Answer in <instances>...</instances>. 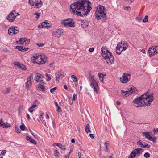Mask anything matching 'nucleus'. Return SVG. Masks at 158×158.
<instances>
[{"label": "nucleus", "mask_w": 158, "mask_h": 158, "mask_svg": "<svg viewBox=\"0 0 158 158\" xmlns=\"http://www.w3.org/2000/svg\"><path fill=\"white\" fill-rule=\"evenodd\" d=\"M91 2L89 0H77L72 4L70 7L73 14L82 17L88 14L92 8Z\"/></svg>", "instance_id": "1"}, {"label": "nucleus", "mask_w": 158, "mask_h": 158, "mask_svg": "<svg viewBox=\"0 0 158 158\" xmlns=\"http://www.w3.org/2000/svg\"><path fill=\"white\" fill-rule=\"evenodd\" d=\"M153 99L152 95L150 94L149 92H147L140 97H137L133 100V102L134 106L138 108L150 106Z\"/></svg>", "instance_id": "2"}, {"label": "nucleus", "mask_w": 158, "mask_h": 158, "mask_svg": "<svg viewBox=\"0 0 158 158\" xmlns=\"http://www.w3.org/2000/svg\"><path fill=\"white\" fill-rule=\"evenodd\" d=\"M95 16L98 20L102 18V20L105 21L106 19L105 8L102 5H99L97 7L95 12Z\"/></svg>", "instance_id": "3"}, {"label": "nucleus", "mask_w": 158, "mask_h": 158, "mask_svg": "<svg viewBox=\"0 0 158 158\" xmlns=\"http://www.w3.org/2000/svg\"><path fill=\"white\" fill-rule=\"evenodd\" d=\"M128 47V44L126 41L118 43L116 48V53L119 55L120 54L121 52L125 50Z\"/></svg>", "instance_id": "4"}, {"label": "nucleus", "mask_w": 158, "mask_h": 158, "mask_svg": "<svg viewBox=\"0 0 158 158\" xmlns=\"http://www.w3.org/2000/svg\"><path fill=\"white\" fill-rule=\"evenodd\" d=\"M143 149L141 148H135L132 151L128 158H133L136 156H139L141 155L143 152Z\"/></svg>", "instance_id": "5"}, {"label": "nucleus", "mask_w": 158, "mask_h": 158, "mask_svg": "<svg viewBox=\"0 0 158 158\" xmlns=\"http://www.w3.org/2000/svg\"><path fill=\"white\" fill-rule=\"evenodd\" d=\"M19 15L20 14L18 12L13 10L6 17V19L9 22H12L15 20L16 16Z\"/></svg>", "instance_id": "6"}, {"label": "nucleus", "mask_w": 158, "mask_h": 158, "mask_svg": "<svg viewBox=\"0 0 158 158\" xmlns=\"http://www.w3.org/2000/svg\"><path fill=\"white\" fill-rule=\"evenodd\" d=\"M29 3L35 8H36L40 7L43 4L41 0H29Z\"/></svg>", "instance_id": "7"}, {"label": "nucleus", "mask_w": 158, "mask_h": 158, "mask_svg": "<svg viewBox=\"0 0 158 158\" xmlns=\"http://www.w3.org/2000/svg\"><path fill=\"white\" fill-rule=\"evenodd\" d=\"M74 23L73 20L70 18L64 19L61 22V24L64 25L65 27H74Z\"/></svg>", "instance_id": "8"}, {"label": "nucleus", "mask_w": 158, "mask_h": 158, "mask_svg": "<svg viewBox=\"0 0 158 158\" xmlns=\"http://www.w3.org/2000/svg\"><path fill=\"white\" fill-rule=\"evenodd\" d=\"M103 57L105 59L107 64L110 65L114 64V57L112 53H109V54L107 55V56Z\"/></svg>", "instance_id": "9"}, {"label": "nucleus", "mask_w": 158, "mask_h": 158, "mask_svg": "<svg viewBox=\"0 0 158 158\" xmlns=\"http://www.w3.org/2000/svg\"><path fill=\"white\" fill-rule=\"evenodd\" d=\"M19 32V28L16 27L11 26L8 30V34L13 36L17 34Z\"/></svg>", "instance_id": "10"}, {"label": "nucleus", "mask_w": 158, "mask_h": 158, "mask_svg": "<svg viewBox=\"0 0 158 158\" xmlns=\"http://www.w3.org/2000/svg\"><path fill=\"white\" fill-rule=\"evenodd\" d=\"M131 79V75L126 73H124L122 77L120 78L121 81L123 83H127Z\"/></svg>", "instance_id": "11"}, {"label": "nucleus", "mask_w": 158, "mask_h": 158, "mask_svg": "<svg viewBox=\"0 0 158 158\" xmlns=\"http://www.w3.org/2000/svg\"><path fill=\"white\" fill-rule=\"evenodd\" d=\"M32 75H30L27 78V81L25 83V86L27 89L29 90L31 88L32 85Z\"/></svg>", "instance_id": "12"}, {"label": "nucleus", "mask_w": 158, "mask_h": 158, "mask_svg": "<svg viewBox=\"0 0 158 158\" xmlns=\"http://www.w3.org/2000/svg\"><path fill=\"white\" fill-rule=\"evenodd\" d=\"M143 136H145V138L147 139L148 140L154 142L156 139L155 137H152L150 135V133L148 132H144L143 133Z\"/></svg>", "instance_id": "13"}, {"label": "nucleus", "mask_w": 158, "mask_h": 158, "mask_svg": "<svg viewBox=\"0 0 158 158\" xmlns=\"http://www.w3.org/2000/svg\"><path fill=\"white\" fill-rule=\"evenodd\" d=\"M90 86L94 89V92H95L97 94L99 90V86H98V82H92L90 84Z\"/></svg>", "instance_id": "14"}, {"label": "nucleus", "mask_w": 158, "mask_h": 158, "mask_svg": "<svg viewBox=\"0 0 158 158\" xmlns=\"http://www.w3.org/2000/svg\"><path fill=\"white\" fill-rule=\"evenodd\" d=\"M90 86L94 89V92H95L97 94L99 90V86H98V82H92L90 84Z\"/></svg>", "instance_id": "15"}, {"label": "nucleus", "mask_w": 158, "mask_h": 158, "mask_svg": "<svg viewBox=\"0 0 158 158\" xmlns=\"http://www.w3.org/2000/svg\"><path fill=\"white\" fill-rule=\"evenodd\" d=\"M64 31L61 29H58L53 33V35L55 37L59 38L63 34Z\"/></svg>", "instance_id": "16"}, {"label": "nucleus", "mask_w": 158, "mask_h": 158, "mask_svg": "<svg viewBox=\"0 0 158 158\" xmlns=\"http://www.w3.org/2000/svg\"><path fill=\"white\" fill-rule=\"evenodd\" d=\"M102 52L101 55L103 57H106L107 56L109 53H111V52L109 50H107L105 47H102L101 49Z\"/></svg>", "instance_id": "17"}, {"label": "nucleus", "mask_w": 158, "mask_h": 158, "mask_svg": "<svg viewBox=\"0 0 158 158\" xmlns=\"http://www.w3.org/2000/svg\"><path fill=\"white\" fill-rule=\"evenodd\" d=\"M38 105V101L37 100H35L33 103L32 106L29 109V111L32 113L34 111Z\"/></svg>", "instance_id": "18"}, {"label": "nucleus", "mask_w": 158, "mask_h": 158, "mask_svg": "<svg viewBox=\"0 0 158 158\" xmlns=\"http://www.w3.org/2000/svg\"><path fill=\"white\" fill-rule=\"evenodd\" d=\"M15 66L18 67L19 68L23 70H26L27 69L25 65L23 64H20V63L15 62L14 63Z\"/></svg>", "instance_id": "19"}, {"label": "nucleus", "mask_w": 158, "mask_h": 158, "mask_svg": "<svg viewBox=\"0 0 158 158\" xmlns=\"http://www.w3.org/2000/svg\"><path fill=\"white\" fill-rule=\"evenodd\" d=\"M137 144L139 145V147L144 148H149L150 146L147 144L146 143L142 142L141 141H139L137 142Z\"/></svg>", "instance_id": "20"}, {"label": "nucleus", "mask_w": 158, "mask_h": 158, "mask_svg": "<svg viewBox=\"0 0 158 158\" xmlns=\"http://www.w3.org/2000/svg\"><path fill=\"white\" fill-rule=\"evenodd\" d=\"M149 55L150 56H153L157 53L155 48L153 47V46L150 47L148 50Z\"/></svg>", "instance_id": "21"}, {"label": "nucleus", "mask_w": 158, "mask_h": 158, "mask_svg": "<svg viewBox=\"0 0 158 158\" xmlns=\"http://www.w3.org/2000/svg\"><path fill=\"white\" fill-rule=\"evenodd\" d=\"M46 58L45 57H44V58H43L41 55V59L39 58L35 61L37 62V64H42L45 63L46 62Z\"/></svg>", "instance_id": "22"}, {"label": "nucleus", "mask_w": 158, "mask_h": 158, "mask_svg": "<svg viewBox=\"0 0 158 158\" xmlns=\"http://www.w3.org/2000/svg\"><path fill=\"white\" fill-rule=\"evenodd\" d=\"M136 90V88L132 86L127 89V92H125L126 94H125L127 95H129L132 93H134Z\"/></svg>", "instance_id": "23"}, {"label": "nucleus", "mask_w": 158, "mask_h": 158, "mask_svg": "<svg viewBox=\"0 0 158 158\" xmlns=\"http://www.w3.org/2000/svg\"><path fill=\"white\" fill-rule=\"evenodd\" d=\"M51 26L49 25L47 21L43 22L41 24L38 25V27H40L42 28L45 27H50Z\"/></svg>", "instance_id": "24"}, {"label": "nucleus", "mask_w": 158, "mask_h": 158, "mask_svg": "<svg viewBox=\"0 0 158 158\" xmlns=\"http://www.w3.org/2000/svg\"><path fill=\"white\" fill-rule=\"evenodd\" d=\"M37 88L38 90L42 91L44 93L45 91V89L44 86L42 84H39L37 85Z\"/></svg>", "instance_id": "25"}, {"label": "nucleus", "mask_w": 158, "mask_h": 158, "mask_svg": "<svg viewBox=\"0 0 158 158\" xmlns=\"http://www.w3.org/2000/svg\"><path fill=\"white\" fill-rule=\"evenodd\" d=\"M43 76L40 74L36 73L35 74V80L37 82H39L40 81V79L42 78Z\"/></svg>", "instance_id": "26"}, {"label": "nucleus", "mask_w": 158, "mask_h": 158, "mask_svg": "<svg viewBox=\"0 0 158 158\" xmlns=\"http://www.w3.org/2000/svg\"><path fill=\"white\" fill-rule=\"evenodd\" d=\"M55 145L60 148H61L62 150H65V147L64 145H62V144L60 143H53V146H55Z\"/></svg>", "instance_id": "27"}, {"label": "nucleus", "mask_w": 158, "mask_h": 158, "mask_svg": "<svg viewBox=\"0 0 158 158\" xmlns=\"http://www.w3.org/2000/svg\"><path fill=\"white\" fill-rule=\"evenodd\" d=\"M26 40H27V39L22 38L20 39L19 40L17 41L16 43L18 44H22L26 41Z\"/></svg>", "instance_id": "28"}, {"label": "nucleus", "mask_w": 158, "mask_h": 158, "mask_svg": "<svg viewBox=\"0 0 158 158\" xmlns=\"http://www.w3.org/2000/svg\"><path fill=\"white\" fill-rule=\"evenodd\" d=\"M89 74L91 79H92L93 81H92V82H98L97 79V78H96V77H94V75H92L91 73H89Z\"/></svg>", "instance_id": "29"}, {"label": "nucleus", "mask_w": 158, "mask_h": 158, "mask_svg": "<svg viewBox=\"0 0 158 158\" xmlns=\"http://www.w3.org/2000/svg\"><path fill=\"white\" fill-rule=\"evenodd\" d=\"M81 26L83 28H85L88 26V23L87 22H84V21H82L81 22Z\"/></svg>", "instance_id": "30"}, {"label": "nucleus", "mask_w": 158, "mask_h": 158, "mask_svg": "<svg viewBox=\"0 0 158 158\" xmlns=\"http://www.w3.org/2000/svg\"><path fill=\"white\" fill-rule=\"evenodd\" d=\"M85 130L86 132L87 133L91 132L90 130V126L89 124H87L86 125L85 128Z\"/></svg>", "instance_id": "31"}, {"label": "nucleus", "mask_w": 158, "mask_h": 158, "mask_svg": "<svg viewBox=\"0 0 158 158\" xmlns=\"http://www.w3.org/2000/svg\"><path fill=\"white\" fill-rule=\"evenodd\" d=\"M64 77V75L62 74H58L56 75V79L57 81H59V80L61 78H62Z\"/></svg>", "instance_id": "32"}, {"label": "nucleus", "mask_w": 158, "mask_h": 158, "mask_svg": "<svg viewBox=\"0 0 158 158\" xmlns=\"http://www.w3.org/2000/svg\"><path fill=\"white\" fill-rule=\"evenodd\" d=\"M105 75H103L102 73H99L98 77H99V79L102 82H103V79Z\"/></svg>", "instance_id": "33"}, {"label": "nucleus", "mask_w": 158, "mask_h": 158, "mask_svg": "<svg viewBox=\"0 0 158 158\" xmlns=\"http://www.w3.org/2000/svg\"><path fill=\"white\" fill-rule=\"evenodd\" d=\"M54 103L55 105V106L56 108H57V111L58 112H60L61 110V109L59 107V106L57 103V102L56 101L54 102Z\"/></svg>", "instance_id": "34"}, {"label": "nucleus", "mask_w": 158, "mask_h": 158, "mask_svg": "<svg viewBox=\"0 0 158 158\" xmlns=\"http://www.w3.org/2000/svg\"><path fill=\"white\" fill-rule=\"evenodd\" d=\"M54 156L56 158H59V152L57 150L54 151Z\"/></svg>", "instance_id": "35"}, {"label": "nucleus", "mask_w": 158, "mask_h": 158, "mask_svg": "<svg viewBox=\"0 0 158 158\" xmlns=\"http://www.w3.org/2000/svg\"><path fill=\"white\" fill-rule=\"evenodd\" d=\"M33 57L35 58V61H36V60L38 59V58H40L41 59V55H37L35 54V55L33 56Z\"/></svg>", "instance_id": "36"}, {"label": "nucleus", "mask_w": 158, "mask_h": 158, "mask_svg": "<svg viewBox=\"0 0 158 158\" xmlns=\"http://www.w3.org/2000/svg\"><path fill=\"white\" fill-rule=\"evenodd\" d=\"M0 125L1 126H2L3 128H8L9 127H10V125L6 124L4 123H3L2 124L0 123Z\"/></svg>", "instance_id": "37"}, {"label": "nucleus", "mask_w": 158, "mask_h": 158, "mask_svg": "<svg viewBox=\"0 0 158 158\" xmlns=\"http://www.w3.org/2000/svg\"><path fill=\"white\" fill-rule=\"evenodd\" d=\"M104 146L106 149L105 151L107 152L109 149V148L108 147L109 146V144L108 143V141H106L104 143Z\"/></svg>", "instance_id": "38"}, {"label": "nucleus", "mask_w": 158, "mask_h": 158, "mask_svg": "<svg viewBox=\"0 0 158 158\" xmlns=\"http://www.w3.org/2000/svg\"><path fill=\"white\" fill-rule=\"evenodd\" d=\"M23 46H16V48L18 49L19 50L21 51H23Z\"/></svg>", "instance_id": "39"}, {"label": "nucleus", "mask_w": 158, "mask_h": 158, "mask_svg": "<svg viewBox=\"0 0 158 158\" xmlns=\"http://www.w3.org/2000/svg\"><path fill=\"white\" fill-rule=\"evenodd\" d=\"M136 19L137 21L138 22H140L142 20V17L141 16H137L136 18Z\"/></svg>", "instance_id": "40"}, {"label": "nucleus", "mask_w": 158, "mask_h": 158, "mask_svg": "<svg viewBox=\"0 0 158 158\" xmlns=\"http://www.w3.org/2000/svg\"><path fill=\"white\" fill-rule=\"evenodd\" d=\"M20 128L21 130L24 131L26 128V127L24 124H23L20 126Z\"/></svg>", "instance_id": "41"}, {"label": "nucleus", "mask_w": 158, "mask_h": 158, "mask_svg": "<svg viewBox=\"0 0 158 158\" xmlns=\"http://www.w3.org/2000/svg\"><path fill=\"white\" fill-rule=\"evenodd\" d=\"M71 78L73 79V81L76 82L77 81V79L76 77L74 75H72L71 76Z\"/></svg>", "instance_id": "42"}, {"label": "nucleus", "mask_w": 158, "mask_h": 158, "mask_svg": "<svg viewBox=\"0 0 158 158\" xmlns=\"http://www.w3.org/2000/svg\"><path fill=\"white\" fill-rule=\"evenodd\" d=\"M144 156L145 158H148L150 156V155L148 152H146L144 154Z\"/></svg>", "instance_id": "43"}, {"label": "nucleus", "mask_w": 158, "mask_h": 158, "mask_svg": "<svg viewBox=\"0 0 158 158\" xmlns=\"http://www.w3.org/2000/svg\"><path fill=\"white\" fill-rule=\"evenodd\" d=\"M34 15H36V16L35 17V18L36 19H38L39 18L40 16V14L38 12H35L34 14Z\"/></svg>", "instance_id": "44"}, {"label": "nucleus", "mask_w": 158, "mask_h": 158, "mask_svg": "<svg viewBox=\"0 0 158 158\" xmlns=\"http://www.w3.org/2000/svg\"><path fill=\"white\" fill-rule=\"evenodd\" d=\"M15 130L18 133H20L21 132V131L19 128V127H17V126H15Z\"/></svg>", "instance_id": "45"}, {"label": "nucleus", "mask_w": 158, "mask_h": 158, "mask_svg": "<svg viewBox=\"0 0 158 158\" xmlns=\"http://www.w3.org/2000/svg\"><path fill=\"white\" fill-rule=\"evenodd\" d=\"M148 21V16L147 15H146L144 19L143 20V22H147Z\"/></svg>", "instance_id": "46"}, {"label": "nucleus", "mask_w": 158, "mask_h": 158, "mask_svg": "<svg viewBox=\"0 0 158 158\" xmlns=\"http://www.w3.org/2000/svg\"><path fill=\"white\" fill-rule=\"evenodd\" d=\"M124 10L127 11H130L131 10V7L130 6H128L125 7Z\"/></svg>", "instance_id": "47"}, {"label": "nucleus", "mask_w": 158, "mask_h": 158, "mask_svg": "<svg viewBox=\"0 0 158 158\" xmlns=\"http://www.w3.org/2000/svg\"><path fill=\"white\" fill-rule=\"evenodd\" d=\"M35 44L39 47H42V46H44L45 45V44H43V43H36Z\"/></svg>", "instance_id": "48"}, {"label": "nucleus", "mask_w": 158, "mask_h": 158, "mask_svg": "<svg viewBox=\"0 0 158 158\" xmlns=\"http://www.w3.org/2000/svg\"><path fill=\"white\" fill-rule=\"evenodd\" d=\"M57 87H55L53 88H52L50 90V92L52 93H53L54 91L57 89Z\"/></svg>", "instance_id": "49"}, {"label": "nucleus", "mask_w": 158, "mask_h": 158, "mask_svg": "<svg viewBox=\"0 0 158 158\" xmlns=\"http://www.w3.org/2000/svg\"><path fill=\"white\" fill-rule=\"evenodd\" d=\"M127 92V90H126V91L121 90V93L123 94V95L125 96L126 97H127V96H129V95H127L125 94H126L125 92Z\"/></svg>", "instance_id": "50"}, {"label": "nucleus", "mask_w": 158, "mask_h": 158, "mask_svg": "<svg viewBox=\"0 0 158 158\" xmlns=\"http://www.w3.org/2000/svg\"><path fill=\"white\" fill-rule=\"evenodd\" d=\"M23 110V106H20L19 108V112L20 113L22 112Z\"/></svg>", "instance_id": "51"}, {"label": "nucleus", "mask_w": 158, "mask_h": 158, "mask_svg": "<svg viewBox=\"0 0 158 158\" xmlns=\"http://www.w3.org/2000/svg\"><path fill=\"white\" fill-rule=\"evenodd\" d=\"M77 98V95L76 94H74L72 98V100L74 101Z\"/></svg>", "instance_id": "52"}, {"label": "nucleus", "mask_w": 158, "mask_h": 158, "mask_svg": "<svg viewBox=\"0 0 158 158\" xmlns=\"http://www.w3.org/2000/svg\"><path fill=\"white\" fill-rule=\"evenodd\" d=\"M45 75H46V77H47L48 78L47 79V81H49L51 80V78L48 74L46 73L45 74Z\"/></svg>", "instance_id": "53"}, {"label": "nucleus", "mask_w": 158, "mask_h": 158, "mask_svg": "<svg viewBox=\"0 0 158 158\" xmlns=\"http://www.w3.org/2000/svg\"><path fill=\"white\" fill-rule=\"evenodd\" d=\"M31 143H33L35 145L36 144H37V142L34 139H32V140H31Z\"/></svg>", "instance_id": "54"}, {"label": "nucleus", "mask_w": 158, "mask_h": 158, "mask_svg": "<svg viewBox=\"0 0 158 158\" xmlns=\"http://www.w3.org/2000/svg\"><path fill=\"white\" fill-rule=\"evenodd\" d=\"M6 153V151L5 150H2V152L1 154V155L2 154V156L3 155H4V154Z\"/></svg>", "instance_id": "55"}, {"label": "nucleus", "mask_w": 158, "mask_h": 158, "mask_svg": "<svg viewBox=\"0 0 158 158\" xmlns=\"http://www.w3.org/2000/svg\"><path fill=\"white\" fill-rule=\"evenodd\" d=\"M31 133L34 138H38V136L36 134H35V133L33 132Z\"/></svg>", "instance_id": "56"}, {"label": "nucleus", "mask_w": 158, "mask_h": 158, "mask_svg": "<svg viewBox=\"0 0 158 158\" xmlns=\"http://www.w3.org/2000/svg\"><path fill=\"white\" fill-rule=\"evenodd\" d=\"M26 139L27 140L29 141L30 142L31 140L32 139L31 138L27 136L26 137Z\"/></svg>", "instance_id": "57"}, {"label": "nucleus", "mask_w": 158, "mask_h": 158, "mask_svg": "<svg viewBox=\"0 0 158 158\" xmlns=\"http://www.w3.org/2000/svg\"><path fill=\"white\" fill-rule=\"evenodd\" d=\"M11 90V89L10 88H7L6 89V91L5 92L6 93H9Z\"/></svg>", "instance_id": "58"}, {"label": "nucleus", "mask_w": 158, "mask_h": 158, "mask_svg": "<svg viewBox=\"0 0 158 158\" xmlns=\"http://www.w3.org/2000/svg\"><path fill=\"white\" fill-rule=\"evenodd\" d=\"M153 47L155 48L156 51L157 52V53L158 52V46H154Z\"/></svg>", "instance_id": "59"}, {"label": "nucleus", "mask_w": 158, "mask_h": 158, "mask_svg": "<svg viewBox=\"0 0 158 158\" xmlns=\"http://www.w3.org/2000/svg\"><path fill=\"white\" fill-rule=\"evenodd\" d=\"M89 136L92 139H94V136L93 134H90Z\"/></svg>", "instance_id": "60"}, {"label": "nucleus", "mask_w": 158, "mask_h": 158, "mask_svg": "<svg viewBox=\"0 0 158 158\" xmlns=\"http://www.w3.org/2000/svg\"><path fill=\"white\" fill-rule=\"evenodd\" d=\"M94 48H91L89 49V51L90 52H92L94 51Z\"/></svg>", "instance_id": "61"}, {"label": "nucleus", "mask_w": 158, "mask_h": 158, "mask_svg": "<svg viewBox=\"0 0 158 158\" xmlns=\"http://www.w3.org/2000/svg\"><path fill=\"white\" fill-rule=\"evenodd\" d=\"M28 48H25V47H23V52H24L25 51H27L28 49Z\"/></svg>", "instance_id": "62"}, {"label": "nucleus", "mask_w": 158, "mask_h": 158, "mask_svg": "<svg viewBox=\"0 0 158 158\" xmlns=\"http://www.w3.org/2000/svg\"><path fill=\"white\" fill-rule=\"evenodd\" d=\"M154 134H155L156 133H158V128L156 129H154Z\"/></svg>", "instance_id": "63"}, {"label": "nucleus", "mask_w": 158, "mask_h": 158, "mask_svg": "<svg viewBox=\"0 0 158 158\" xmlns=\"http://www.w3.org/2000/svg\"><path fill=\"white\" fill-rule=\"evenodd\" d=\"M69 154H67L65 156V158H69Z\"/></svg>", "instance_id": "64"}]
</instances>
